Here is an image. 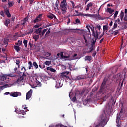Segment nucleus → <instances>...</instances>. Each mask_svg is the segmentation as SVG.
I'll return each instance as SVG.
<instances>
[{
    "instance_id": "nucleus-1",
    "label": "nucleus",
    "mask_w": 127,
    "mask_h": 127,
    "mask_svg": "<svg viewBox=\"0 0 127 127\" xmlns=\"http://www.w3.org/2000/svg\"><path fill=\"white\" fill-rule=\"evenodd\" d=\"M107 125V122H106V117L102 115L100 116V123L96 125L94 124L92 126H89V127H104Z\"/></svg>"
},
{
    "instance_id": "nucleus-2",
    "label": "nucleus",
    "mask_w": 127,
    "mask_h": 127,
    "mask_svg": "<svg viewBox=\"0 0 127 127\" xmlns=\"http://www.w3.org/2000/svg\"><path fill=\"white\" fill-rule=\"evenodd\" d=\"M67 5H68V4L67 3L66 0H63L60 5L61 10L64 11V12H66L67 11Z\"/></svg>"
},
{
    "instance_id": "nucleus-3",
    "label": "nucleus",
    "mask_w": 127,
    "mask_h": 127,
    "mask_svg": "<svg viewBox=\"0 0 127 127\" xmlns=\"http://www.w3.org/2000/svg\"><path fill=\"white\" fill-rule=\"evenodd\" d=\"M107 79L104 78L101 84L100 89H99V93H101L102 94H104V93H105L106 86H107Z\"/></svg>"
},
{
    "instance_id": "nucleus-4",
    "label": "nucleus",
    "mask_w": 127,
    "mask_h": 127,
    "mask_svg": "<svg viewBox=\"0 0 127 127\" xmlns=\"http://www.w3.org/2000/svg\"><path fill=\"white\" fill-rule=\"evenodd\" d=\"M125 113V110H124V108L122 107L121 109L120 113L117 114V115L116 123H119V122H120L121 118H123V117H124Z\"/></svg>"
},
{
    "instance_id": "nucleus-5",
    "label": "nucleus",
    "mask_w": 127,
    "mask_h": 127,
    "mask_svg": "<svg viewBox=\"0 0 127 127\" xmlns=\"http://www.w3.org/2000/svg\"><path fill=\"white\" fill-rule=\"evenodd\" d=\"M70 72H63L61 73V76L62 78H63V79H64V80H69L70 79V77L68 76L69 75V73Z\"/></svg>"
},
{
    "instance_id": "nucleus-6",
    "label": "nucleus",
    "mask_w": 127,
    "mask_h": 127,
    "mask_svg": "<svg viewBox=\"0 0 127 127\" xmlns=\"http://www.w3.org/2000/svg\"><path fill=\"white\" fill-rule=\"evenodd\" d=\"M32 96V89H30L26 94V99L29 100Z\"/></svg>"
},
{
    "instance_id": "nucleus-7",
    "label": "nucleus",
    "mask_w": 127,
    "mask_h": 127,
    "mask_svg": "<svg viewBox=\"0 0 127 127\" xmlns=\"http://www.w3.org/2000/svg\"><path fill=\"white\" fill-rule=\"evenodd\" d=\"M19 95L21 96V93H20V92H11L10 96H11V97H18V96H19Z\"/></svg>"
},
{
    "instance_id": "nucleus-8",
    "label": "nucleus",
    "mask_w": 127,
    "mask_h": 127,
    "mask_svg": "<svg viewBox=\"0 0 127 127\" xmlns=\"http://www.w3.org/2000/svg\"><path fill=\"white\" fill-rule=\"evenodd\" d=\"M24 77L23 76H20L18 78L17 80H16L15 82V84H20L21 81L23 80Z\"/></svg>"
},
{
    "instance_id": "nucleus-9",
    "label": "nucleus",
    "mask_w": 127,
    "mask_h": 127,
    "mask_svg": "<svg viewBox=\"0 0 127 127\" xmlns=\"http://www.w3.org/2000/svg\"><path fill=\"white\" fill-rule=\"evenodd\" d=\"M48 18H50L51 19H56V16L55 15L52 14V13H50L47 15Z\"/></svg>"
},
{
    "instance_id": "nucleus-10",
    "label": "nucleus",
    "mask_w": 127,
    "mask_h": 127,
    "mask_svg": "<svg viewBox=\"0 0 127 127\" xmlns=\"http://www.w3.org/2000/svg\"><path fill=\"white\" fill-rule=\"evenodd\" d=\"M100 9H101V7L98 9V13H97V18H98V19H99V20L101 19V20H104V19H106V18L102 17V16H101L100 15V14H99V11H100Z\"/></svg>"
},
{
    "instance_id": "nucleus-11",
    "label": "nucleus",
    "mask_w": 127,
    "mask_h": 127,
    "mask_svg": "<svg viewBox=\"0 0 127 127\" xmlns=\"http://www.w3.org/2000/svg\"><path fill=\"white\" fill-rule=\"evenodd\" d=\"M78 80H84L87 79V77L85 75H80L77 77Z\"/></svg>"
},
{
    "instance_id": "nucleus-12",
    "label": "nucleus",
    "mask_w": 127,
    "mask_h": 127,
    "mask_svg": "<svg viewBox=\"0 0 127 127\" xmlns=\"http://www.w3.org/2000/svg\"><path fill=\"white\" fill-rule=\"evenodd\" d=\"M12 85H13V84H5V85H2V86H0V89H2H2H4V88H9V87H11V86H12Z\"/></svg>"
},
{
    "instance_id": "nucleus-13",
    "label": "nucleus",
    "mask_w": 127,
    "mask_h": 127,
    "mask_svg": "<svg viewBox=\"0 0 127 127\" xmlns=\"http://www.w3.org/2000/svg\"><path fill=\"white\" fill-rule=\"evenodd\" d=\"M47 70L48 71H50L51 72H53V73H55V72H56V70L52 68V66H49L47 67Z\"/></svg>"
},
{
    "instance_id": "nucleus-14",
    "label": "nucleus",
    "mask_w": 127,
    "mask_h": 127,
    "mask_svg": "<svg viewBox=\"0 0 127 127\" xmlns=\"http://www.w3.org/2000/svg\"><path fill=\"white\" fill-rule=\"evenodd\" d=\"M92 58L91 57V56H86L85 57V61H89V62H91L92 61Z\"/></svg>"
},
{
    "instance_id": "nucleus-15",
    "label": "nucleus",
    "mask_w": 127,
    "mask_h": 127,
    "mask_svg": "<svg viewBox=\"0 0 127 127\" xmlns=\"http://www.w3.org/2000/svg\"><path fill=\"white\" fill-rule=\"evenodd\" d=\"M99 33H100V32H98V31L96 30L95 33H94V35H92V36H94V38L98 39V38H99Z\"/></svg>"
},
{
    "instance_id": "nucleus-16",
    "label": "nucleus",
    "mask_w": 127,
    "mask_h": 127,
    "mask_svg": "<svg viewBox=\"0 0 127 127\" xmlns=\"http://www.w3.org/2000/svg\"><path fill=\"white\" fill-rule=\"evenodd\" d=\"M6 77H7V75L4 74L3 75H0V79L1 81H4L5 80H6Z\"/></svg>"
},
{
    "instance_id": "nucleus-17",
    "label": "nucleus",
    "mask_w": 127,
    "mask_h": 127,
    "mask_svg": "<svg viewBox=\"0 0 127 127\" xmlns=\"http://www.w3.org/2000/svg\"><path fill=\"white\" fill-rule=\"evenodd\" d=\"M9 23H10V20L8 19H6L5 21L4 22V25H5V26L7 27Z\"/></svg>"
},
{
    "instance_id": "nucleus-18",
    "label": "nucleus",
    "mask_w": 127,
    "mask_h": 127,
    "mask_svg": "<svg viewBox=\"0 0 127 127\" xmlns=\"http://www.w3.org/2000/svg\"><path fill=\"white\" fill-rule=\"evenodd\" d=\"M98 39L96 38H93L92 40H91V45H95V44H96V42H97V40Z\"/></svg>"
},
{
    "instance_id": "nucleus-19",
    "label": "nucleus",
    "mask_w": 127,
    "mask_h": 127,
    "mask_svg": "<svg viewBox=\"0 0 127 127\" xmlns=\"http://www.w3.org/2000/svg\"><path fill=\"white\" fill-rule=\"evenodd\" d=\"M48 29V28L45 29L41 31V34H40V36L41 37H43V35H44V34H45V32H46V31H47Z\"/></svg>"
},
{
    "instance_id": "nucleus-20",
    "label": "nucleus",
    "mask_w": 127,
    "mask_h": 127,
    "mask_svg": "<svg viewBox=\"0 0 127 127\" xmlns=\"http://www.w3.org/2000/svg\"><path fill=\"white\" fill-rule=\"evenodd\" d=\"M42 30V28H39L38 29H37L35 31V33H36V34H39V35H40Z\"/></svg>"
},
{
    "instance_id": "nucleus-21",
    "label": "nucleus",
    "mask_w": 127,
    "mask_h": 127,
    "mask_svg": "<svg viewBox=\"0 0 127 127\" xmlns=\"http://www.w3.org/2000/svg\"><path fill=\"white\" fill-rule=\"evenodd\" d=\"M107 11L110 14H113V12L115 11V10L111 8H108Z\"/></svg>"
},
{
    "instance_id": "nucleus-22",
    "label": "nucleus",
    "mask_w": 127,
    "mask_h": 127,
    "mask_svg": "<svg viewBox=\"0 0 127 127\" xmlns=\"http://www.w3.org/2000/svg\"><path fill=\"white\" fill-rule=\"evenodd\" d=\"M55 87L57 89H58L59 88H61L62 87V86H61V83L59 82V81L56 82Z\"/></svg>"
},
{
    "instance_id": "nucleus-23",
    "label": "nucleus",
    "mask_w": 127,
    "mask_h": 127,
    "mask_svg": "<svg viewBox=\"0 0 127 127\" xmlns=\"http://www.w3.org/2000/svg\"><path fill=\"white\" fill-rule=\"evenodd\" d=\"M5 13L8 17H10V16H11V14H10V13H9V10L8 9H7L5 11Z\"/></svg>"
},
{
    "instance_id": "nucleus-24",
    "label": "nucleus",
    "mask_w": 127,
    "mask_h": 127,
    "mask_svg": "<svg viewBox=\"0 0 127 127\" xmlns=\"http://www.w3.org/2000/svg\"><path fill=\"white\" fill-rule=\"evenodd\" d=\"M92 6H93V3L91 2L89 3L87 5L86 10H89V9H90V7H92Z\"/></svg>"
},
{
    "instance_id": "nucleus-25",
    "label": "nucleus",
    "mask_w": 127,
    "mask_h": 127,
    "mask_svg": "<svg viewBox=\"0 0 127 127\" xmlns=\"http://www.w3.org/2000/svg\"><path fill=\"white\" fill-rule=\"evenodd\" d=\"M33 38L35 41H37V40L39 39V35H34L33 36Z\"/></svg>"
},
{
    "instance_id": "nucleus-26",
    "label": "nucleus",
    "mask_w": 127,
    "mask_h": 127,
    "mask_svg": "<svg viewBox=\"0 0 127 127\" xmlns=\"http://www.w3.org/2000/svg\"><path fill=\"white\" fill-rule=\"evenodd\" d=\"M124 16H125V13L124 12V11H121L120 13V18L122 21H123V19H124Z\"/></svg>"
},
{
    "instance_id": "nucleus-27",
    "label": "nucleus",
    "mask_w": 127,
    "mask_h": 127,
    "mask_svg": "<svg viewBox=\"0 0 127 127\" xmlns=\"http://www.w3.org/2000/svg\"><path fill=\"white\" fill-rule=\"evenodd\" d=\"M14 49H15V50H16L17 52H18V51H20V47H19V46H14Z\"/></svg>"
},
{
    "instance_id": "nucleus-28",
    "label": "nucleus",
    "mask_w": 127,
    "mask_h": 127,
    "mask_svg": "<svg viewBox=\"0 0 127 127\" xmlns=\"http://www.w3.org/2000/svg\"><path fill=\"white\" fill-rule=\"evenodd\" d=\"M27 43H28V41L27 40L24 39L23 40V44H24L25 48H27Z\"/></svg>"
},
{
    "instance_id": "nucleus-29",
    "label": "nucleus",
    "mask_w": 127,
    "mask_h": 127,
    "mask_svg": "<svg viewBox=\"0 0 127 127\" xmlns=\"http://www.w3.org/2000/svg\"><path fill=\"white\" fill-rule=\"evenodd\" d=\"M28 20V18L27 17H25L24 19V20L22 21V25H24V24L26 23V21H27Z\"/></svg>"
},
{
    "instance_id": "nucleus-30",
    "label": "nucleus",
    "mask_w": 127,
    "mask_h": 127,
    "mask_svg": "<svg viewBox=\"0 0 127 127\" xmlns=\"http://www.w3.org/2000/svg\"><path fill=\"white\" fill-rule=\"evenodd\" d=\"M84 14L83 13V12H79L78 13V14H74L73 15V16H84Z\"/></svg>"
},
{
    "instance_id": "nucleus-31",
    "label": "nucleus",
    "mask_w": 127,
    "mask_h": 127,
    "mask_svg": "<svg viewBox=\"0 0 127 127\" xmlns=\"http://www.w3.org/2000/svg\"><path fill=\"white\" fill-rule=\"evenodd\" d=\"M36 84H37L36 87H41L42 84L41 82H39V81L37 80V79L36 80Z\"/></svg>"
},
{
    "instance_id": "nucleus-32",
    "label": "nucleus",
    "mask_w": 127,
    "mask_h": 127,
    "mask_svg": "<svg viewBox=\"0 0 127 127\" xmlns=\"http://www.w3.org/2000/svg\"><path fill=\"white\" fill-rule=\"evenodd\" d=\"M50 29H49L46 33L45 35V37H48L50 35Z\"/></svg>"
},
{
    "instance_id": "nucleus-33",
    "label": "nucleus",
    "mask_w": 127,
    "mask_h": 127,
    "mask_svg": "<svg viewBox=\"0 0 127 127\" xmlns=\"http://www.w3.org/2000/svg\"><path fill=\"white\" fill-rule=\"evenodd\" d=\"M15 45H17L18 46H20L22 44V41L21 40H18L17 43H15Z\"/></svg>"
},
{
    "instance_id": "nucleus-34",
    "label": "nucleus",
    "mask_w": 127,
    "mask_h": 127,
    "mask_svg": "<svg viewBox=\"0 0 127 127\" xmlns=\"http://www.w3.org/2000/svg\"><path fill=\"white\" fill-rule=\"evenodd\" d=\"M89 27L91 30V31L92 32V35H95V28H94V26L91 27L89 26Z\"/></svg>"
},
{
    "instance_id": "nucleus-35",
    "label": "nucleus",
    "mask_w": 127,
    "mask_h": 127,
    "mask_svg": "<svg viewBox=\"0 0 127 127\" xmlns=\"http://www.w3.org/2000/svg\"><path fill=\"white\" fill-rule=\"evenodd\" d=\"M117 27H118V23H117V20H116L115 21V23H114L113 28H112V29H116V28H117Z\"/></svg>"
},
{
    "instance_id": "nucleus-36",
    "label": "nucleus",
    "mask_w": 127,
    "mask_h": 127,
    "mask_svg": "<svg viewBox=\"0 0 127 127\" xmlns=\"http://www.w3.org/2000/svg\"><path fill=\"white\" fill-rule=\"evenodd\" d=\"M28 64H29V69L30 70V69H31V68L33 67V64L30 61L28 63Z\"/></svg>"
},
{
    "instance_id": "nucleus-37",
    "label": "nucleus",
    "mask_w": 127,
    "mask_h": 127,
    "mask_svg": "<svg viewBox=\"0 0 127 127\" xmlns=\"http://www.w3.org/2000/svg\"><path fill=\"white\" fill-rule=\"evenodd\" d=\"M8 40H7V39H4L3 42L5 45H6V46H7V44H8Z\"/></svg>"
},
{
    "instance_id": "nucleus-38",
    "label": "nucleus",
    "mask_w": 127,
    "mask_h": 127,
    "mask_svg": "<svg viewBox=\"0 0 127 127\" xmlns=\"http://www.w3.org/2000/svg\"><path fill=\"white\" fill-rule=\"evenodd\" d=\"M59 0H56V3H55V5L56 7H57V9H58V6H59Z\"/></svg>"
},
{
    "instance_id": "nucleus-39",
    "label": "nucleus",
    "mask_w": 127,
    "mask_h": 127,
    "mask_svg": "<svg viewBox=\"0 0 127 127\" xmlns=\"http://www.w3.org/2000/svg\"><path fill=\"white\" fill-rule=\"evenodd\" d=\"M33 66L36 68V69H38V64H37L36 62H33Z\"/></svg>"
},
{
    "instance_id": "nucleus-40",
    "label": "nucleus",
    "mask_w": 127,
    "mask_h": 127,
    "mask_svg": "<svg viewBox=\"0 0 127 127\" xmlns=\"http://www.w3.org/2000/svg\"><path fill=\"white\" fill-rule=\"evenodd\" d=\"M44 55L46 56V57H49L51 55V53H49V52H45L44 53Z\"/></svg>"
},
{
    "instance_id": "nucleus-41",
    "label": "nucleus",
    "mask_w": 127,
    "mask_h": 127,
    "mask_svg": "<svg viewBox=\"0 0 127 127\" xmlns=\"http://www.w3.org/2000/svg\"><path fill=\"white\" fill-rule=\"evenodd\" d=\"M111 95H112V94L111 93V92H110L108 93L106 95H105L104 98L105 99H108V98H110V97H111Z\"/></svg>"
},
{
    "instance_id": "nucleus-42",
    "label": "nucleus",
    "mask_w": 127,
    "mask_h": 127,
    "mask_svg": "<svg viewBox=\"0 0 127 127\" xmlns=\"http://www.w3.org/2000/svg\"><path fill=\"white\" fill-rule=\"evenodd\" d=\"M118 14H119V11H116L114 16V19H116V17L118 16Z\"/></svg>"
},
{
    "instance_id": "nucleus-43",
    "label": "nucleus",
    "mask_w": 127,
    "mask_h": 127,
    "mask_svg": "<svg viewBox=\"0 0 127 127\" xmlns=\"http://www.w3.org/2000/svg\"><path fill=\"white\" fill-rule=\"evenodd\" d=\"M54 127H67V126H64V125L58 124L56 125Z\"/></svg>"
},
{
    "instance_id": "nucleus-44",
    "label": "nucleus",
    "mask_w": 127,
    "mask_h": 127,
    "mask_svg": "<svg viewBox=\"0 0 127 127\" xmlns=\"http://www.w3.org/2000/svg\"><path fill=\"white\" fill-rule=\"evenodd\" d=\"M106 30H108V25L103 26V32H105Z\"/></svg>"
},
{
    "instance_id": "nucleus-45",
    "label": "nucleus",
    "mask_w": 127,
    "mask_h": 127,
    "mask_svg": "<svg viewBox=\"0 0 127 127\" xmlns=\"http://www.w3.org/2000/svg\"><path fill=\"white\" fill-rule=\"evenodd\" d=\"M39 21H41L40 19H39L38 18L36 17L35 20L33 21V22L34 23H36V22H39Z\"/></svg>"
},
{
    "instance_id": "nucleus-46",
    "label": "nucleus",
    "mask_w": 127,
    "mask_h": 127,
    "mask_svg": "<svg viewBox=\"0 0 127 127\" xmlns=\"http://www.w3.org/2000/svg\"><path fill=\"white\" fill-rule=\"evenodd\" d=\"M45 64L46 65H47L48 66H49L50 65V64H51V62L46 61L45 62Z\"/></svg>"
},
{
    "instance_id": "nucleus-47",
    "label": "nucleus",
    "mask_w": 127,
    "mask_h": 127,
    "mask_svg": "<svg viewBox=\"0 0 127 127\" xmlns=\"http://www.w3.org/2000/svg\"><path fill=\"white\" fill-rule=\"evenodd\" d=\"M42 14H40L39 15H38L36 18H38V19H40V21L42 20Z\"/></svg>"
},
{
    "instance_id": "nucleus-48",
    "label": "nucleus",
    "mask_w": 127,
    "mask_h": 127,
    "mask_svg": "<svg viewBox=\"0 0 127 127\" xmlns=\"http://www.w3.org/2000/svg\"><path fill=\"white\" fill-rule=\"evenodd\" d=\"M96 30H97V29H98V30H101V25H100V24L99 25H97L96 27L95 28Z\"/></svg>"
},
{
    "instance_id": "nucleus-49",
    "label": "nucleus",
    "mask_w": 127,
    "mask_h": 127,
    "mask_svg": "<svg viewBox=\"0 0 127 127\" xmlns=\"http://www.w3.org/2000/svg\"><path fill=\"white\" fill-rule=\"evenodd\" d=\"M85 91H86V89H83L82 90V91L79 93L80 95H81V96H83V95H84V93H85Z\"/></svg>"
},
{
    "instance_id": "nucleus-50",
    "label": "nucleus",
    "mask_w": 127,
    "mask_h": 127,
    "mask_svg": "<svg viewBox=\"0 0 127 127\" xmlns=\"http://www.w3.org/2000/svg\"><path fill=\"white\" fill-rule=\"evenodd\" d=\"M26 111H25L23 110H20V112L22 114V115H23L26 114Z\"/></svg>"
},
{
    "instance_id": "nucleus-51",
    "label": "nucleus",
    "mask_w": 127,
    "mask_h": 127,
    "mask_svg": "<svg viewBox=\"0 0 127 127\" xmlns=\"http://www.w3.org/2000/svg\"><path fill=\"white\" fill-rule=\"evenodd\" d=\"M75 22L76 23H78L79 24H81V21L80 19H79V18H77L75 20Z\"/></svg>"
},
{
    "instance_id": "nucleus-52",
    "label": "nucleus",
    "mask_w": 127,
    "mask_h": 127,
    "mask_svg": "<svg viewBox=\"0 0 127 127\" xmlns=\"http://www.w3.org/2000/svg\"><path fill=\"white\" fill-rule=\"evenodd\" d=\"M32 32H33V29L31 28L29 30V32L28 33V34H31V33H32Z\"/></svg>"
},
{
    "instance_id": "nucleus-53",
    "label": "nucleus",
    "mask_w": 127,
    "mask_h": 127,
    "mask_svg": "<svg viewBox=\"0 0 127 127\" xmlns=\"http://www.w3.org/2000/svg\"><path fill=\"white\" fill-rule=\"evenodd\" d=\"M89 49L91 50V51H94L95 50V47L93 45H91V47L89 48Z\"/></svg>"
},
{
    "instance_id": "nucleus-54",
    "label": "nucleus",
    "mask_w": 127,
    "mask_h": 127,
    "mask_svg": "<svg viewBox=\"0 0 127 127\" xmlns=\"http://www.w3.org/2000/svg\"><path fill=\"white\" fill-rule=\"evenodd\" d=\"M16 65L20 64V61L19 60H16Z\"/></svg>"
},
{
    "instance_id": "nucleus-55",
    "label": "nucleus",
    "mask_w": 127,
    "mask_h": 127,
    "mask_svg": "<svg viewBox=\"0 0 127 127\" xmlns=\"http://www.w3.org/2000/svg\"><path fill=\"white\" fill-rule=\"evenodd\" d=\"M70 1L72 5V8H74L75 7V3H74V1L72 0H70Z\"/></svg>"
},
{
    "instance_id": "nucleus-56",
    "label": "nucleus",
    "mask_w": 127,
    "mask_h": 127,
    "mask_svg": "<svg viewBox=\"0 0 127 127\" xmlns=\"http://www.w3.org/2000/svg\"><path fill=\"white\" fill-rule=\"evenodd\" d=\"M105 35V32H103L102 34L100 35V36L98 37V39H100V38H102Z\"/></svg>"
},
{
    "instance_id": "nucleus-57",
    "label": "nucleus",
    "mask_w": 127,
    "mask_h": 127,
    "mask_svg": "<svg viewBox=\"0 0 127 127\" xmlns=\"http://www.w3.org/2000/svg\"><path fill=\"white\" fill-rule=\"evenodd\" d=\"M28 45L30 46V48H32V47L33 46V45L31 44V41L29 42Z\"/></svg>"
},
{
    "instance_id": "nucleus-58",
    "label": "nucleus",
    "mask_w": 127,
    "mask_h": 127,
    "mask_svg": "<svg viewBox=\"0 0 127 127\" xmlns=\"http://www.w3.org/2000/svg\"><path fill=\"white\" fill-rule=\"evenodd\" d=\"M52 26V24L50 23H48V24L46 25L45 28L49 27V26Z\"/></svg>"
},
{
    "instance_id": "nucleus-59",
    "label": "nucleus",
    "mask_w": 127,
    "mask_h": 127,
    "mask_svg": "<svg viewBox=\"0 0 127 127\" xmlns=\"http://www.w3.org/2000/svg\"><path fill=\"white\" fill-rule=\"evenodd\" d=\"M84 16L86 17H91V14H84Z\"/></svg>"
},
{
    "instance_id": "nucleus-60",
    "label": "nucleus",
    "mask_w": 127,
    "mask_h": 127,
    "mask_svg": "<svg viewBox=\"0 0 127 127\" xmlns=\"http://www.w3.org/2000/svg\"><path fill=\"white\" fill-rule=\"evenodd\" d=\"M98 13L96 14H91V17H97Z\"/></svg>"
},
{
    "instance_id": "nucleus-61",
    "label": "nucleus",
    "mask_w": 127,
    "mask_h": 127,
    "mask_svg": "<svg viewBox=\"0 0 127 127\" xmlns=\"http://www.w3.org/2000/svg\"><path fill=\"white\" fill-rule=\"evenodd\" d=\"M0 15L3 16V17H4V12H3V11H1L0 12Z\"/></svg>"
},
{
    "instance_id": "nucleus-62",
    "label": "nucleus",
    "mask_w": 127,
    "mask_h": 127,
    "mask_svg": "<svg viewBox=\"0 0 127 127\" xmlns=\"http://www.w3.org/2000/svg\"><path fill=\"white\" fill-rule=\"evenodd\" d=\"M114 29H111L109 30V33H110V34H114Z\"/></svg>"
},
{
    "instance_id": "nucleus-63",
    "label": "nucleus",
    "mask_w": 127,
    "mask_h": 127,
    "mask_svg": "<svg viewBox=\"0 0 127 127\" xmlns=\"http://www.w3.org/2000/svg\"><path fill=\"white\" fill-rule=\"evenodd\" d=\"M76 97H75V96L73 97L72 98V102H76Z\"/></svg>"
},
{
    "instance_id": "nucleus-64",
    "label": "nucleus",
    "mask_w": 127,
    "mask_h": 127,
    "mask_svg": "<svg viewBox=\"0 0 127 127\" xmlns=\"http://www.w3.org/2000/svg\"><path fill=\"white\" fill-rule=\"evenodd\" d=\"M124 20L125 21H127V15H125V17H124Z\"/></svg>"
}]
</instances>
